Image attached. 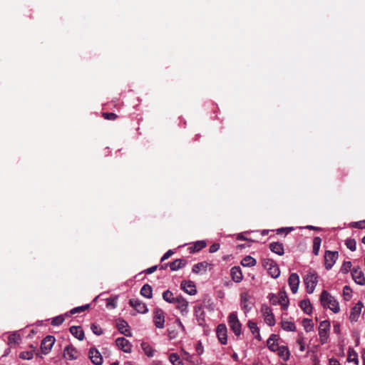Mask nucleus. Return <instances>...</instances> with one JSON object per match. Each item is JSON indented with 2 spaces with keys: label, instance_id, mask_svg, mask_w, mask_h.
<instances>
[{
  "label": "nucleus",
  "instance_id": "obj_1",
  "mask_svg": "<svg viewBox=\"0 0 365 365\" xmlns=\"http://www.w3.org/2000/svg\"><path fill=\"white\" fill-rule=\"evenodd\" d=\"M320 302L323 307L328 308L334 313L340 311V307L337 299L331 296L327 291L323 290L320 295Z\"/></svg>",
  "mask_w": 365,
  "mask_h": 365
},
{
  "label": "nucleus",
  "instance_id": "obj_2",
  "mask_svg": "<svg viewBox=\"0 0 365 365\" xmlns=\"http://www.w3.org/2000/svg\"><path fill=\"white\" fill-rule=\"evenodd\" d=\"M228 325L234 334L239 336L242 334V324L240 322L237 312H234L229 314L227 318Z\"/></svg>",
  "mask_w": 365,
  "mask_h": 365
},
{
  "label": "nucleus",
  "instance_id": "obj_3",
  "mask_svg": "<svg viewBox=\"0 0 365 365\" xmlns=\"http://www.w3.org/2000/svg\"><path fill=\"white\" fill-rule=\"evenodd\" d=\"M263 267L268 271L270 276L274 279L280 275V270L277 263L271 259H264L262 260Z\"/></svg>",
  "mask_w": 365,
  "mask_h": 365
},
{
  "label": "nucleus",
  "instance_id": "obj_4",
  "mask_svg": "<svg viewBox=\"0 0 365 365\" xmlns=\"http://www.w3.org/2000/svg\"><path fill=\"white\" fill-rule=\"evenodd\" d=\"M306 285L307 292L312 294L314 292L318 282V277L316 273H309L304 279Z\"/></svg>",
  "mask_w": 365,
  "mask_h": 365
},
{
  "label": "nucleus",
  "instance_id": "obj_5",
  "mask_svg": "<svg viewBox=\"0 0 365 365\" xmlns=\"http://www.w3.org/2000/svg\"><path fill=\"white\" fill-rule=\"evenodd\" d=\"M330 329V323L327 320L322 321L319 326V340L320 343L322 344H324L327 343L328 337H329V332Z\"/></svg>",
  "mask_w": 365,
  "mask_h": 365
},
{
  "label": "nucleus",
  "instance_id": "obj_6",
  "mask_svg": "<svg viewBox=\"0 0 365 365\" xmlns=\"http://www.w3.org/2000/svg\"><path fill=\"white\" fill-rule=\"evenodd\" d=\"M339 257V253L336 251L327 250L324 255V265L327 270L332 268Z\"/></svg>",
  "mask_w": 365,
  "mask_h": 365
},
{
  "label": "nucleus",
  "instance_id": "obj_7",
  "mask_svg": "<svg viewBox=\"0 0 365 365\" xmlns=\"http://www.w3.org/2000/svg\"><path fill=\"white\" fill-rule=\"evenodd\" d=\"M153 322L158 329H163L165 325V313L160 308H155L153 311Z\"/></svg>",
  "mask_w": 365,
  "mask_h": 365
},
{
  "label": "nucleus",
  "instance_id": "obj_8",
  "mask_svg": "<svg viewBox=\"0 0 365 365\" xmlns=\"http://www.w3.org/2000/svg\"><path fill=\"white\" fill-rule=\"evenodd\" d=\"M261 312L264 317L265 323L270 327L274 326L276 322L271 308L267 305H262Z\"/></svg>",
  "mask_w": 365,
  "mask_h": 365
},
{
  "label": "nucleus",
  "instance_id": "obj_9",
  "mask_svg": "<svg viewBox=\"0 0 365 365\" xmlns=\"http://www.w3.org/2000/svg\"><path fill=\"white\" fill-rule=\"evenodd\" d=\"M55 337L53 336H51V335H48L46 336L41 341V351L43 354H48L54 343H55Z\"/></svg>",
  "mask_w": 365,
  "mask_h": 365
},
{
  "label": "nucleus",
  "instance_id": "obj_10",
  "mask_svg": "<svg viewBox=\"0 0 365 365\" xmlns=\"http://www.w3.org/2000/svg\"><path fill=\"white\" fill-rule=\"evenodd\" d=\"M129 304L138 313L145 314L148 312L146 304L137 298L130 299Z\"/></svg>",
  "mask_w": 365,
  "mask_h": 365
},
{
  "label": "nucleus",
  "instance_id": "obj_11",
  "mask_svg": "<svg viewBox=\"0 0 365 365\" xmlns=\"http://www.w3.org/2000/svg\"><path fill=\"white\" fill-rule=\"evenodd\" d=\"M240 304L245 313L250 312L252 309L251 296L247 292L240 294Z\"/></svg>",
  "mask_w": 365,
  "mask_h": 365
},
{
  "label": "nucleus",
  "instance_id": "obj_12",
  "mask_svg": "<svg viewBox=\"0 0 365 365\" xmlns=\"http://www.w3.org/2000/svg\"><path fill=\"white\" fill-rule=\"evenodd\" d=\"M115 344L120 349L125 353H130L132 351V344L124 337L117 338Z\"/></svg>",
  "mask_w": 365,
  "mask_h": 365
},
{
  "label": "nucleus",
  "instance_id": "obj_13",
  "mask_svg": "<svg viewBox=\"0 0 365 365\" xmlns=\"http://www.w3.org/2000/svg\"><path fill=\"white\" fill-rule=\"evenodd\" d=\"M174 304H176L177 309H178L182 315H186L188 313V302L181 296L176 297Z\"/></svg>",
  "mask_w": 365,
  "mask_h": 365
},
{
  "label": "nucleus",
  "instance_id": "obj_14",
  "mask_svg": "<svg viewBox=\"0 0 365 365\" xmlns=\"http://www.w3.org/2000/svg\"><path fill=\"white\" fill-rule=\"evenodd\" d=\"M363 304L361 302H358L351 309L349 319L352 322H356L359 318L361 314Z\"/></svg>",
  "mask_w": 365,
  "mask_h": 365
},
{
  "label": "nucleus",
  "instance_id": "obj_15",
  "mask_svg": "<svg viewBox=\"0 0 365 365\" xmlns=\"http://www.w3.org/2000/svg\"><path fill=\"white\" fill-rule=\"evenodd\" d=\"M351 276L354 281L359 284H365V275L364 272L359 268H354L351 271Z\"/></svg>",
  "mask_w": 365,
  "mask_h": 365
},
{
  "label": "nucleus",
  "instance_id": "obj_16",
  "mask_svg": "<svg viewBox=\"0 0 365 365\" xmlns=\"http://www.w3.org/2000/svg\"><path fill=\"white\" fill-rule=\"evenodd\" d=\"M288 284L293 294L298 291L299 284V277L297 273L290 274L288 279Z\"/></svg>",
  "mask_w": 365,
  "mask_h": 365
},
{
  "label": "nucleus",
  "instance_id": "obj_17",
  "mask_svg": "<svg viewBox=\"0 0 365 365\" xmlns=\"http://www.w3.org/2000/svg\"><path fill=\"white\" fill-rule=\"evenodd\" d=\"M181 289L190 295H194L197 293V289L195 283L190 280H183L180 284Z\"/></svg>",
  "mask_w": 365,
  "mask_h": 365
},
{
  "label": "nucleus",
  "instance_id": "obj_18",
  "mask_svg": "<svg viewBox=\"0 0 365 365\" xmlns=\"http://www.w3.org/2000/svg\"><path fill=\"white\" fill-rule=\"evenodd\" d=\"M227 329L225 324H219L217 327V335L220 342L222 344H226L227 342Z\"/></svg>",
  "mask_w": 365,
  "mask_h": 365
},
{
  "label": "nucleus",
  "instance_id": "obj_19",
  "mask_svg": "<svg viewBox=\"0 0 365 365\" xmlns=\"http://www.w3.org/2000/svg\"><path fill=\"white\" fill-rule=\"evenodd\" d=\"M89 357L95 365H101L103 358L101 353L96 348H91L89 350Z\"/></svg>",
  "mask_w": 365,
  "mask_h": 365
},
{
  "label": "nucleus",
  "instance_id": "obj_20",
  "mask_svg": "<svg viewBox=\"0 0 365 365\" xmlns=\"http://www.w3.org/2000/svg\"><path fill=\"white\" fill-rule=\"evenodd\" d=\"M118 331L126 336H131L132 333L129 329V325L124 319H119L117 322Z\"/></svg>",
  "mask_w": 365,
  "mask_h": 365
},
{
  "label": "nucleus",
  "instance_id": "obj_21",
  "mask_svg": "<svg viewBox=\"0 0 365 365\" xmlns=\"http://www.w3.org/2000/svg\"><path fill=\"white\" fill-rule=\"evenodd\" d=\"M63 356L68 360H73L77 359L78 352L72 345L69 344L64 348Z\"/></svg>",
  "mask_w": 365,
  "mask_h": 365
},
{
  "label": "nucleus",
  "instance_id": "obj_22",
  "mask_svg": "<svg viewBox=\"0 0 365 365\" xmlns=\"http://www.w3.org/2000/svg\"><path fill=\"white\" fill-rule=\"evenodd\" d=\"M278 336L276 334H272L267 341V345L271 351L276 352L279 349L278 345Z\"/></svg>",
  "mask_w": 365,
  "mask_h": 365
},
{
  "label": "nucleus",
  "instance_id": "obj_23",
  "mask_svg": "<svg viewBox=\"0 0 365 365\" xmlns=\"http://www.w3.org/2000/svg\"><path fill=\"white\" fill-rule=\"evenodd\" d=\"M186 264V261L183 259H177L172 262L165 264V266H169L171 271H177Z\"/></svg>",
  "mask_w": 365,
  "mask_h": 365
},
{
  "label": "nucleus",
  "instance_id": "obj_24",
  "mask_svg": "<svg viewBox=\"0 0 365 365\" xmlns=\"http://www.w3.org/2000/svg\"><path fill=\"white\" fill-rule=\"evenodd\" d=\"M232 279L235 282H240L242 280L243 276L240 267H233L230 271Z\"/></svg>",
  "mask_w": 365,
  "mask_h": 365
},
{
  "label": "nucleus",
  "instance_id": "obj_25",
  "mask_svg": "<svg viewBox=\"0 0 365 365\" xmlns=\"http://www.w3.org/2000/svg\"><path fill=\"white\" fill-rule=\"evenodd\" d=\"M269 249L272 252L279 256L283 255L284 253L283 244L278 242L270 243Z\"/></svg>",
  "mask_w": 365,
  "mask_h": 365
},
{
  "label": "nucleus",
  "instance_id": "obj_26",
  "mask_svg": "<svg viewBox=\"0 0 365 365\" xmlns=\"http://www.w3.org/2000/svg\"><path fill=\"white\" fill-rule=\"evenodd\" d=\"M289 302L286 292L284 291H280L279 292L278 304H280L284 310H287L289 307Z\"/></svg>",
  "mask_w": 365,
  "mask_h": 365
},
{
  "label": "nucleus",
  "instance_id": "obj_27",
  "mask_svg": "<svg viewBox=\"0 0 365 365\" xmlns=\"http://www.w3.org/2000/svg\"><path fill=\"white\" fill-rule=\"evenodd\" d=\"M71 334L80 341L84 339V332L81 327L72 326L69 329Z\"/></svg>",
  "mask_w": 365,
  "mask_h": 365
},
{
  "label": "nucleus",
  "instance_id": "obj_28",
  "mask_svg": "<svg viewBox=\"0 0 365 365\" xmlns=\"http://www.w3.org/2000/svg\"><path fill=\"white\" fill-rule=\"evenodd\" d=\"M278 356L282 359L284 361L289 360L290 356V352L287 346H280L277 351Z\"/></svg>",
  "mask_w": 365,
  "mask_h": 365
},
{
  "label": "nucleus",
  "instance_id": "obj_29",
  "mask_svg": "<svg viewBox=\"0 0 365 365\" xmlns=\"http://www.w3.org/2000/svg\"><path fill=\"white\" fill-rule=\"evenodd\" d=\"M208 263L207 262H201L193 265L192 271L195 274L203 273L207 271Z\"/></svg>",
  "mask_w": 365,
  "mask_h": 365
},
{
  "label": "nucleus",
  "instance_id": "obj_30",
  "mask_svg": "<svg viewBox=\"0 0 365 365\" xmlns=\"http://www.w3.org/2000/svg\"><path fill=\"white\" fill-rule=\"evenodd\" d=\"M300 308L307 314H311L312 312V307L310 301L308 299H304L300 302Z\"/></svg>",
  "mask_w": 365,
  "mask_h": 365
},
{
  "label": "nucleus",
  "instance_id": "obj_31",
  "mask_svg": "<svg viewBox=\"0 0 365 365\" xmlns=\"http://www.w3.org/2000/svg\"><path fill=\"white\" fill-rule=\"evenodd\" d=\"M140 294L148 299L152 298V297H153L152 287L148 284H144L140 289Z\"/></svg>",
  "mask_w": 365,
  "mask_h": 365
},
{
  "label": "nucleus",
  "instance_id": "obj_32",
  "mask_svg": "<svg viewBox=\"0 0 365 365\" xmlns=\"http://www.w3.org/2000/svg\"><path fill=\"white\" fill-rule=\"evenodd\" d=\"M206 247V242L204 240L197 241L192 246L189 247L190 252H196Z\"/></svg>",
  "mask_w": 365,
  "mask_h": 365
},
{
  "label": "nucleus",
  "instance_id": "obj_33",
  "mask_svg": "<svg viewBox=\"0 0 365 365\" xmlns=\"http://www.w3.org/2000/svg\"><path fill=\"white\" fill-rule=\"evenodd\" d=\"M257 264V261L252 257L248 255L242 259L241 264L243 267H253Z\"/></svg>",
  "mask_w": 365,
  "mask_h": 365
},
{
  "label": "nucleus",
  "instance_id": "obj_34",
  "mask_svg": "<svg viewBox=\"0 0 365 365\" xmlns=\"http://www.w3.org/2000/svg\"><path fill=\"white\" fill-rule=\"evenodd\" d=\"M322 243V239L319 237H315L313 240V250L312 252L314 255H318L320 246Z\"/></svg>",
  "mask_w": 365,
  "mask_h": 365
},
{
  "label": "nucleus",
  "instance_id": "obj_35",
  "mask_svg": "<svg viewBox=\"0 0 365 365\" xmlns=\"http://www.w3.org/2000/svg\"><path fill=\"white\" fill-rule=\"evenodd\" d=\"M163 299L168 303L174 304L176 297L173 296V293L171 291L168 289L163 293Z\"/></svg>",
  "mask_w": 365,
  "mask_h": 365
},
{
  "label": "nucleus",
  "instance_id": "obj_36",
  "mask_svg": "<svg viewBox=\"0 0 365 365\" xmlns=\"http://www.w3.org/2000/svg\"><path fill=\"white\" fill-rule=\"evenodd\" d=\"M282 328L287 331H294L296 330V326L294 323L289 321H282Z\"/></svg>",
  "mask_w": 365,
  "mask_h": 365
},
{
  "label": "nucleus",
  "instance_id": "obj_37",
  "mask_svg": "<svg viewBox=\"0 0 365 365\" xmlns=\"http://www.w3.org/2000/svg\"><path fill=\"white\" fill-rule=\"evenodd\" d=\"M302 324L304 330L307 332H309L314 329V323L313 321L310 319H304L302 321Z\"/></svg>",
  "mask_w": 365,
  "mask_h": 365
},
{
  "label": "nucleus",
  "instance_id": "obj_38",
  "mask_svg": "<svg viewBox=\"0 0 365 365\" xmlns=\"http://www.w3.org/2000/svg\"><path fill=\"white\" fill-rule=\"evenodd\" d=\"M169 360L173 365H183L179 355L176 353H172L169 356Z\"/></svg>",
  "mask_w": 365,
  "mask_h": 365
},
{
  "label": "nucleus",
  "instance_id": "obj_39",
  "mask_svg": "<svg viewBox=\"0 0 365 365\" xmlns=\"http://www.w3.org/2000/svg\"><path fill=\"white\" fill-rule=\"evenodd\" d=\"M247 325L253 334H257L259 335V341L261 340V336L259 334V329L257 324L254 322L249 321Z\"/></svg>",
  "mask_w": 365,
  "mask_h": 365
},
{
  "label": "nucleus",
  "instance_id": "obj_40",
  "mask_svg": "<svg viewBox=\"0 0 365 365\" xmlns=\"http://www.w3.org/2000/svg\"><path fill=\"white\" fill-rule=\"evenodd\" d=\"M118 297H110L106 299V307L109 309H113L117 307Z\"/></svg>",
  "mask_w": 365,
  "mask_h": 365
},
{
  "label": "nucleus",
  "instance_id": "obj_41",
  "mask_svg": "<svg viewBox=\"0 0 365 365\" xmlns=\"http://www.w3.org/2000/svg\"><path fill=\"white\" fill-rule=\"evenodd\" d=\"M347 361L349 362L353 361L357 364L359 362L357 354L353 350H349L348 353Z\"/></svg>",
  "mask_w": 365,
  "mask_h": 365
},
{
  "label": "nucleus",
  "instance_id": "obj_42",
  "mask_svg": "<svg viewBox=\"0 0 365 365\" xmlns=\"http://www.w3.org/2000/svg\"><path fill=\"white\" fill-rule=\"evenodd\" d=\"M345 245L351 251H355L356 249V242L354 239H347L345 242Z\"/></svg>",
  "mask_w": 365,
  "mask_h": 365
},
{
  "label": "nucleus",
  "instance_id": "obj_43",
  "mask_svg": "<svg viewBox=\"0 0 365 365\" xmlns=\"http://www.w3.org/2000/svg\"><path fill=\"white\" fill-rule=\"evenodd\" d=\"M142 347L145 351V354L149 356V357H151L153 356L154 354V350L153 349V348L151 346H150L148 344H145V343H143L142 344Z\"/></svg>",
  "mask_w": 365,
  "mask_h": 365
},
{
  "label": "nucleus",
  "instance_id": "obj_44",
  "mask_svg": "<svg viewBox=\"0 0 365 365\" xmlns=\"http://www.w3.org/2000/svg\"><path fill=\"white\" fill-rule=\"evenodd\" d=\"M65 320V318L62 315L57 316L53 318L51 324L53 326H59L61 325Z\"/></svg>",
  "mask_w": 365,
  "mask_h": 365
},
{
  "label": "nucleus",
  "instance_id": "obj_45",
  "mask_svg": "<svg viewBox=\"0 0 365 365\" xmlns=\"http://www.w3.org/2000/svg\"><path fill=\"white\" fill-rule=\"evenodd\" d=\"M91 329L92 331L97 336L101 335L103 332L101 327L96 324H92L91 326Z\"/></svg>",
  "mask_w": 365,
  "mask_h": 365
},
{
  "label": "nucleus",
  "instance_id": "obj_46",
  "mask_svg": "<svg viewBox=\"0 0 365 365\" xmlns=\"http://www.w3.org/2000/svg\"><path fill=\"white\" fill-rule=\"evenodd\" d=\"M297 342L299 345V350L301 351H304L305 341H304V337L302 334H299L298 338L297 339Z\"/></svg>",
  "mask_w": 365,
  "mask_h": 365
},
{
  "label": "nucleus",
  "instance_id": "obj_47",
  "mask_svg": "<svg viewBox=\"0 0 365 365\" xmlns=\"http://www.w3.org/2000/svg\"><path fill=\"white\" fill-rule=\"evenodd\" d=\"M351 267V262L350 261L344 262L341 267V272L346 274L349 272Z\"/></svg>",
  "mask_w": 365,
  "mask_h": 365
},
{
  "label": "nucleus",
  "instance_id": "obj_48",
  "mask_svg": "<svg viewBox=\"0 0 365 365\" xmlns=\"http://www.w3.org/2000/svg\"><path fill=\"white\" fill-rule=\"evenodd\" d=\"M34 356L33 352L30 351H22L19 354V357L22 359L29 360Z\"/></svg>",
  "mask_w": 365,
  "mask_h": 365
},
{
  "label": "nucleus",
  "instance_id": "obj_49",
  "mask_svg": "<svg viewBox=\"0 0 365 365\" xmlns=\"http://www.w3.org/2000/svg\"><path fill=\"white\" fill-rule=\"evenodd\" d=\"M88 307H89V304L77 307L72 309L70 311V312L71 314H74L76 313H79L81 312H83V311L86 310L87 309H88Z\"/></svg>",
  "mask_w": 365,
  "mask_h": 365
},
{
  "label": "nucleus",
  "instance_id": "obj_50",
  "mask_svg": "<svg viewBox=\"0 0 365 365\" xmlns=\"http://www.w3.org/2000/svg\"><path fill=\"white\" fill-rule=\"evenodd\" d=\"M351 289L349 286H344L343 289V294L346 300L349 299L351 297Z\"/></svg>",
  "mask_w": 365,
  "mask_h": 365
},
{
  "label": "nucleus",
  "instance_id": "obj_51",
  "mask_svg": "<svg viewBox=\"0 0 365 365\" xmlns=\"http://www.w3.org/2000/svg\"><path fill=\"white\" fill-rule=\"evenodd\" d=\"M103 116L107 120H115L117 118L114 113H103Z\"/></svg>",
  "mask_w": 365,
  "mask_h": 365
},
{
  "label": "nucleus",
  "instance_id": "obj_52",
  "mask_svg": "<svg viewBox=\"0 0 365 365\" xmlns=\"http://www.w3.org/2000/svg\"><path fill=\"white\" fill-rule=\"evenodd\" d=\"M278 300H279V295L277 296L274 294H271V296L269 297V301H270V303L273 305H277L278 304Z\"/></svg>",
  "mask_w": 365,
  "mask_h": 365
},
{
  "label": "nucleus",
  "instance_id": "obj_53",
  "mask_svg": "<svg viewBox=\"0 0 365 365\" xmlns=\"http://www.w3.org/2000/svg\"><path fill=\"white\" fill-rule=\"evenodd\" d=\"M174 252L172 250H168L162 257L161 261H165L173 255Z\"/></svg>",
  "mask_w": 365,
  "mask_h": 365
},
{
  "label": "nucleus",
  "instance_id": "obj_54",
  "mask_svg": "<svg viewBox=\"0 0 365 365\" xmlns=\"http://www.w3.org/2000/svg\"><path fill=\"white\" fill-rule=\"evenodd\" d=\"M219 249H220V244L214 243L210 247L209 250H210V253H214V252H217Z\"/></svg>",
  "mask_w": 365,
  "mask_h": 365
},
{
  "label": "nucleus",
  "instance_id": "obj_55",
  "mask_svg": "<svg viewBox=\"0 0 365 365\" xmlns=\"http://www.w3.org/2000/svg\"><path fill=\"white\" fill-rule=\"evenodd\" d=\"M196 351H197V354H198L199 356H200V355H202V354H203L204 349H203L202 346L201 345V343H199V344L197 345Z\"/></svg>",
  "mask_w": 365,
  "mask_h": 365
},
{
  "label": "nucleus",
  "instance_id": "obj_56",
  "mask_svg": "<svg viewBox=\"0 0 365 365\" xmlns=\"http://www.w3.org/2000/svg\"><path fill=\"white\" fill-rule=\"evenodd\" d=\"M329 364L330 365H340L339 361L334 358H331L329 359Z\"/></svg>",
  "mask_w": 365,
  "mask_h": 365
},
{
  "label": "nucleus",
  "instance_id": "obj_57",
  "mask_svg": "<svg viewBox=\"0 0 365 365\" xmlns=\"http://www.w3.org/2000/svg\"><path fill=\"white\" fill-rule=\"evenodd\" d=\"M156 269H157V266H153V267L147 269L145 272H146V274H152L153 272H154L156 270Z\"/></svg>",
  "mask_w": 365,
  "mask_h": 365
},
{
  "label": "nucleus",
  "instance_id": "obj_58",
  "mask_svg": "<svg viewBox=\"0 0 365 365\" xmlns=\"http://www.w3.org/2000/svg\"><path fill=\"white\" fill-rule=\"evenodd\" d=\"M176 323L178 324V326L182 329L184 330L185 329V327L183 326V324H182L181 321L180 319H177L176 320Z\"/></svg>",
  "mask_w": 365,
  "mask_h": 365
},
{
  "label": "nucleus",
  "instance_id": "obj_59",
  "mask_svg": "<svg viewBox=\"0 0 365 365\" xmlns=\"http://www.w3.org/2000/svg\"><path fill=\"white\" fill-rule=\"evenodd\" d=\"M306 228L308 229V230H319V227H314V226H312V225H308V226L306 227Z\"/></svg>",
  "mask_w": 365,
  "mask_h": 365
},
{
  "label": "nucleus",
  "instance_id": "obj_60",
  "mask_svg": "<svg viewBox=\"0 0 365 365\" xmlns=\"http://www.w3.org/2000/svg\"><path fill=\"white\" fill-rule=\"evenodd\" d=\"M334 330L335 331H339V324L334 325Z\"/></svg>",
  "mask_w": 365,
  "mask_h": 365
},
{
  "label": "nucleus",
  "instance_id": "obj_61",
  "mask_svg": "<svg viewBox=\"0 0 365 365\" xmlns=\"http://www.w3.org/2000/svg\"><path fill=\"white\" fill-rule=\"evenodd\" d=\"M232 358H233L235 361H237V359H238V356H237V354L236 353H234V354H232Z\"/></svg>",
  "mask_w": 365,
  "mask_h": 365
},
{
  "label": "nucleus",
  "instance_id": "obj_62",
  "mask_svg": "<svg viewBox=\"0 0 365 365\" xmlns=\"http://www.w3.org/2000/svg\"><path fill=\"white\" fill-rule=\"evenodd\" d=\"M237 238L239 240H245V237L242 235H240Z\"/></svg>",
  "mask_w": 365,
  "mask_h": 365
},
{
  "label": "nucleus",
  "instance_id": "obj_63",
  "mask_svg": "<svg viewBox=\"0 0 365 365\" xmlns=\"http://www.w3.org/2000/svg\"><path fill=\"white\" fill-rule=\"evenodd\" d=\"M252 365H262V364L261 363H259V362H254L252 364Z\"/></svg>",
  "mask_w": 365,
  "mask_h": 365
},
{
  "label": "nucleus",
  "instance_id": "obj_64",
  "mask_svg": "<svg viewBox=\"0 0 365 365\" xmlns=\"http://www.w3.org/2000/svg\"><path fill=\"white\" fill-rule=\"evenodd\" d=\"M110 365H119V364L118 361H116V362L112 363Z\"/></svg>",
  "mask_w": 365,
  "mask_h": 365
}]
</instances>
